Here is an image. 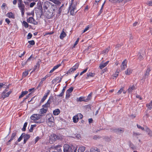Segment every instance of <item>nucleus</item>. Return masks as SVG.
Here are the masks:
<instances>
[{
	"mask_svg": "<svg viewBox=\"0 0 152 152\" xmlns=\"http://www.w3.org/2000/svg\"><path fill=\"white\" fill-rule=\"evenodd\" d=\"M60 113V110L58 109H57L53 111V113L55 115H58Z\"/></svg>",
	"mask_w": 152,
	"mask_h": 152,
	"instance_id": "dca6fc26",
	"label": "nucleus"
},
{
	"mask_svg": "<svg viewBox=\"0 0 152 152\" xmlns=\"http://www.w3.org/2000/svg\"><path fill=\"white\" fill-rule=\"evenodd\" d=\"M66 88V86L64 87L63 88L61 93L57 95V96L58 97H62L64 94V92L65 91Z\"/></svg>",
	"mask_w": 152,
	"mask_h": 152,
	"instance_id": "f3484780",
	"label": "nucleus"
},
{
	"mask_svg": "<svg viewBox=\"0 0 152 152\" xmlns=\"http://www.w3.org/2000/svg\"><path fill=\"white\" fill-rule=\"evenodd\" d=\"M42 115L40 114H37V115L36 116V120H38L40 118H41Z\"/></svg>",
	"mask_w": 152,
	"mask_h": 152,
	"instance_id": "13d9d810",
	"label": "nucleus"
},
{
	"mask_svg": "<svg viewBox=\"0 0 152 152\" xmlns=\"http://www.w3.org/2000/svg\"><path fill=\"white\" fill-rule=\"evenodd\" d=\"M124 88V87H122L120 90H119L118 92H117V93L118 94H121L122 92L123 91Z\"/></svg>",
	"mask_w": 152,
	"mask_h": 152,
	"instance_id": "5fc2aeb1",
	"label": "nucleus"
},
{
	"mask_svg": "<svg viewBox=\"0 0 152 152\" xmlns=\"http://www.w3.org/2000/svg\"><path fill=\"white\" fill-rule=\"evenodd\" d=\"M73 89L74 88L73 87H70L67 90V92L68 93H71L73 91Z\"/></svg>",
	"mask_w": 152,
	"mask_h": 152,
	"instance_id": "c03bdc74",
	"label": "nucleus"
},
{
	"mask_svg": "<svg viewBox=\"0 0 152 152\" xmlns=\"http://www.w3.org/2000/svg\"><path fill=\"white\" fill-rule=\"evenodd\" d=\"M119 72H116L113 75V76L115 77H117L118 75Z\"/></svg>",
	"mask_w": 152,
	"mask_h": 152,
	"instance_id": "774afa93",
	"label": "nucleus"
},
{
	"mask_svg": "<svg viewBox=\"0 0 152 152\" xmlns=\"http://www.w3.org/2000/svg\"><path fill=\"white\" fill-rule=\"evenodd\" d=\"M78 64H76L69 70L66 73V74H68L69 73H70L71 72H74L77 69L79 66Z\"/></svg>",
	"mask_w": 152,
	"mask_h": 152,
	"instance_id": "20e7f679",
	"label": "nucleus"
},
{
	"mask_svg": "<svg viewBox=\"0 0 152 152\" xmlns=\"http://www.w3.org/2000/svg\"><path fill=\"white\" fill-rule=\"evenodd\" d=\"M75 137H76L77 139H79L80 137V135L79 134H75Z\"/></svg>",
	"mask_w": 152,
	"mask_h": 152,
	"instance_id": "603ef678",
	"label": "nucleus"
},
{
	"mask_svg": "<svg viewBox=\"0 0 152 152\" xmlns=\"http://www.w3.org/2000/svg\"><path fill=\"white\" fill-rule=\"evenodd\" d=\"M109 61H106L105 63H104L103 61H102L101 63L100 64L99 67L101 69H102L104 67L106 66L109 63Z\"/></svg>",
	"mask_w": 152,
	"mask_h": 152,
	"instance_id": "9d476101",
	"label": "nucleus"
},
{
	"mask_svg": "<svg viewBox=\"0 0 152 152\" xmlns=\"http://www.w3.org/2000/svg\"><path fill=\"white\" fill-rule=\"evenodd\" d=\"M135 89V88L134 85H133L132 86H129V88L127 90V91L129 93H130L132 92L133 90Z\"/></svg>",
	"mask_w": 152,
	"mask_h": 152,
	"instance_id": "2eb2a0df",
	"label": "nucleus"
},
{
	"mask_svg": "<svg viewBox=\"0 0 152 152\" xmlns=\"http://www.w3.org/2000/svg\"><path fill=\"white\" fill-rule=\"evenodd\" d=\"M49 119H47V122L48 123L49 122H53L54 121V117L53 116H52L51 117L49 118Z\"/></svg>",
	"mask_w": 152,
	"mask_h": 152,
	"instance_id": "5701e85b",
	"label": "nucleus"
},
{
	"mask_svg": "<svg viewBox=\"0 0 152 152\" xmlns=\"http://www.w3.org/2000/svg\"><path fill=\"white\" fill-rule=\"evenodd\" d=\"M126 60L125 59L123 61L121 66V68L123 70H124L125 68L127 67L126 63H125V61Z\"/></svg>",
	"mask_w": 152,
	"mask_h": 152,
	"instance_id": "a211bd4d",
	"label": "nucleus"
},
{
	"mask_svg": "<svg viewBox=\"0 0 152 152\" xmlns=\"http://www.w3.org/2000/svg\"><path fill=\"white\" fill-rule=\"evenodd\" d=\"M56 149L58 152H61V150L59 145H57L55 147Z\"/></svg>",
	"mask_w": 152,
	"mask_h": 152,
	"instance_id": "79ce46f5",
	"label": "nucleus"
},
{
	"mask_svg": "<svg viewBox=\"0 0 152 152\" xmlns=\"http://www.w3.org/2000/svg\"><path fill=\"white\" fill-rule=\"evenodd\" d=\"M28 43L31 45H33L35 44V42L33 40L29 41Z\"/></svg>",
	"mask_w": 152,
	"mask_h": 152,
	"instance_id": "8fccbe9b",
	"label": "nucleus"
},
{
	"mask_svg": "<svg viewBox=\"0 0 152 152\" xmlns=\"http://www.w3.org/2000/svg\"><path fill=\"white\" fill-rule=\"evenodd\" d=\"M36 124L31 125L30 129L29 130V131L30 132H32L33 130V128L36 127Z\"/></svg>",
	"mask_w": 152,
	"mask_h": 152,
	"instance_id": "e433bc0d",
	"label": "nucleus"
},
{
	"mask_svg": "<svg viewBox=\"0 0 152 152\" xmlns=\"http://www.w3.org/2000/svg\"><path fill=\"white\" fill-rule=\"evenodd\" d=\"M79 119V118L78 115L74 116L73 118V121L75 123L77 122L78 121Z\"/></svg>",
	"mask_w": 152,
	"mask_h": 152,
	"instance_id": "aec40b11",
	"label": "nucleus"
},
{
	"mask_svg": "<svg viewBox=\"0 0 152 152\" xmlns=\"http://www.w3.org/2000/svg\"><path fill=\"white\" fill-rule=\"evenodd\" d=\"M52 99V97H49V99H48L47 102L44 105L42 106V107L44 108H48V107H50V104L52 102L51 101H50V99Z\"/></svg>",
	"mask_w": 152,
	"mask_h": 152,
	"instance_id": "423d86ee",
	"label": "nucleus"
},
{
	"mask_svg": "<svg viewBox=\"0 0 152 152\" xmlns=\"http://www.w3.org/2000/svg\"><path fill=\"white\" fill-rule=\"evenodd\" d=\"M77 101L79 102L84 101L85 102H87L86 100L83 97H80L78 99H77Z\"/></svg>",
	"mask_w": 152,
	"mask_h": 152,
	"instance_id": "c85d7f7f",
	"label": "nucleus"
},
{
	"mask_svg": "<svg viewBox=\"0 0 152 152\" xmlns=\"http://www.w3.org/2000/svg\"><path fill=\"white\" fill-rule=\"evenodd\" d=\"M137 56H138V59H139L140 61L142 60L143 58V56L140 53H138Z\"/></svg>",
	"mask_w": 152,
	"mask_h": 152,
	"instance_id": "c756f323",
	"label": "nucleus"
},
{
	"mask_svg": "<svg viewBox=\"0 0 152 152\" xmlns=\"http://www.w3.org/2000/svg\"><path fill=\"white\" fill-rule=\"evenodd\" d=\"M64 152H73V149L68 145L64 144Z\"/></svg>",
	"mask_w": 152,
	"mask_h": 152,
	"instance_id": "7ed1b4c3",
	"label": "nucleus"
},
{
	"mask_svg": "<svg viewBox=\"0 0 152 152\" xmlns=\"http://www.w3.org/2000/svg\"><path fill=\"white\" fill-rule=\"evenodd\" d=\"M50 97H52V99H50V101H51L53 102V104L54 106H57L59 104V99L56 97L55 96V98H53V96H50Z\"/></svg>",
	"mask_w": 152,
	"mask_h": 152,
	"instance_id": "f03ea898",
	"label": "nucleus"
},
{
	"mask_svg": "<svg viewBox=\"0 0 152 152\" xmlns=\"http://www.w3.org/2000/svg\"><path fill=\"white\" fill-rule=\"evenodd\" d=\"M18 7L20 9L21 8H24L25 7L24 5L22 4V3H18Z\"/></svg>",
	"mask_w": 152,
	"mask_h": 152,
	"instance_id": "cd10ccee",
	"label": "nucleus"
},
{
	"mask_svg": "<svg viewBox=\"0 0 152 152\" xmlns=\"http://www.w3.org/2000/svg\"><path fill=\"white\" fill-rule=\"evenodd\" d=\"M85 150V147L83 146L80 147L78 150L77 152H83Z\"/></svg>",
	"mask_w": 152,
	"mask_h": 152,
	"instance_id": "b1692460",
	"label": "nucleus"
},
{
	"mask_svg": "<svg viewBox=\"0 0 152 152\" xmlns=\"http://www.w3.org/2000/svg\"><path fill=\"white\" fill-rule=\"evenodd\" d=\"M28 74V71H25L23 73V76L26 77L27 76Z\"/></svg>",
	"mask_w": 152,
	"mask_h": 152,
	"instance_id": "bf43d9fd",
	"label": "nucleus"
},
{
	"mask_svg": "<svg viewBox=\"0 0 152 152\" xmlns=\"http://www.w3.org/2000/svg\"><path fill=\"white\" fill-rule=\"evenodd\" d=\"M48 110V108H42L40 110L39 113L41 114L45 113Z\"/></svg>",
	"mask_w": 152,
	"mask_h": 152,
	"instance_id": "ddd939ff",
	"label": "nucleus"
},
{
	"mask_svg": "<svg viewBox=\"0 0 152 152\" xmlns=\"http://www.w3.org/2000/svg\"><path fill=\"white\" fill-rule=\"evenodd\" d=\"M32 34L31 33H29L27 36V39H29L31 38L32 37Z\"/></svg>",
	"mask_w": 152,
	"mask_h": 152,
	"instance_id": "864d4df0",
	"label": "nucleus"
},
{
	"mask_svg": "<svg viewBox=\"0 0 152 152\" xmlns=\"http://www.w3.org/2000/svg\"><path fill=\"white\" fill-rule=\"evenodd\" d=\"M115 133L117 134H121L122 133H123L124 132V128H116Z\"/></svg>",
	"mask_w": 152,
	"mask_h": 152,
	"instance_id": "0eeeda50",
	"label": "nucleus"
},
{
	"mask_svg": "<svg viewBox=\"0 0 152 152\" xmlns=\"http://www.w3.org/2000/svg\"><path fill=\"white\" fill-rule=\"evenodd\" d=\"M23 25L26 28H27L29 26L28 24L25 21H23Z\"/></svg>",
	"mask_w": 152,
	"mask_h": 152,
	"instance_id": "4c0bfd02",
	"label": "nucleus"
},
{
	"mask_svg": "<svg viewBox=\"0 0 152 152\" xmlns=\"http://www.w3.org/2000/svg\"><path fill=\"white\" fill-rule=\"evenodd\" d=\"M42 8V6L41 2H38L37 3V8L39 10Z\"/></svg>",
	"mask_w": 152,
	"mask_h": 152,
	"instance_id": "ea45409f",
	"label": "nucleus"
},
{
	"mask_svg": "<svg viewBox=\"0 0 152 152\" xmlns=\"http://www.w3.org/2000/svg\"><path fill=\"white\" fill-rule=\"evenodd\" d=\"M28 123L27 122H26L24 124L23 127L22 129V130L23 131H25L26 130V128L27 125Z\"/></svg>",
	"mask_w": 152,
	"mask_h": 152,
	"instance_id": "a19ab883",
	"label": "nucleus"
},
{
	"mask_svg": "<svg viewBox=\"0 0 152 152\" xmlns=\"http://www.w3.org/2000/svg\"><path fill=\"white\" fill-rule=\"evenodd\" d=\"M101 137L100 136L98 135H95L93 138V139L94 140H97V139H100Z\"/></svg>",
	"mask_w": 152,
	"mask_h": 152,
	"instance_id": "a18cd8bd",
	"label": "nucleus"
},
{
	"mask_svg": "<svg viewBox=\"0 0 152 152\" xmlns=\"http://www.w3.org/2000/svg\"><path fill=\"white\" fill-rule=\"evenodd\" d=\"M41 62V60L40 59H39L37 61V63H36V65L35 66V68L33 69L32 72L35 71L36 69L37 68H39L40 66V63Z\"/></svg>",
	"mask_w": 152,
	"mask_h": 152,
	"instance_id": "f8f14e48",
	"label": "nucleus"
},
{
	"mask_svg": "<svg viewBox=\"0 0 152 152\" xmlns=\"http://www.w3.org/2000/svg\"><path fill=\"white\" fill-rule=\"evenodd\" d=\"M23 137L24 138L23 144L26 143L27 140L30 137V136L28 134H23Z\"/></svg>",
	"mask_w": 152,
	"mask_h": 152,
	"instance_id": "6e6552de",
	"label": "nucleus"
},
{
	"mask_svg": "<svg viewBox=\"0 0 152 152\" xmlns=\"http://www.w3.org/2000/svg\"><path fill=\"white\" fill-rule=\"evenodd\" d=\"M25 134V133H23L22 134L21 136L17 140V141L18 142H20L22 139V138L23 137V134Z\"/></svg>",
	"mask_w": 152,
	"mask_h": 152,
	"instance_id": "72a5a7b5",
	"label": "nucleus"
},
{
	"mask_svg": "<svg viewBox=\"0 0 152 152\" xmlns=\"http://www.w3.org/2000/svg\"><path fill=\"white\" fill-rule=\"evenodd\" d=\"M122 45H123V44L122 43H121L120 44H117L115 46V48H119L120 47H121V46H122Z\"/></svg>",
	"mask_w": 152,
	"mask_h": 152,
	"instance_id": "69168bd1",
	"label": "nucleus"
},
{
	"mask_svg": "<svg viewBox=\"0 0 152 152\" xmlns=\"http://www.w3.org/2000/svg\"><path fill=\"white\" fill-rule=\"evenodd\" d=\"M89 27L88 25L87 26L86 28H85V29L84 30L82 33H84L86 32L89 29Z\"/></svg>",
	"mask_w": 152,
	"mask_h": 152,
	"instance_id": "338daca9",
	"label": "nucleus"
},
{
	"mask_svg": "<svg viewBox=\"0 0 152 152\" xmlns=\"http://www.w3.org/2000/svg\"><path fill=\"white\" fill-rule=\"evenodd\" d=\"M124 0H109V1L112 3H119L121 2Z\"/></svg>",
	"mask_w": 152,
	"mask_h": 152,
	"instance_id": "393cba45",
	"label": "nucleus"
},
{
	"mask_svg": "<svg viewBox=\"0 0 152 152\" xmlns=\"http://www.w3.org/2000/svg\"><path fill=\"white\" fill-rule=\"evenodd\" d=\"M151 71V69L149 67H148L145 73L143 79H145L147 78L149 75V72Z\"/></svg>",
	"mask_w": 152,
	"mask_h": 152,
	"instance_id": "1a4fd4ad",
	"label": "nucleus"
},
{
	"mask_svg": "<svg viewBox=\"0 0 152 152\" xmlns=\"http://www.w3.org/2000/svg\"><path fill=\"white\" fill-rule=\"evenodd\" d=\"M88 69V67H87L86 69H85L83 71L81 72L80 74V75H82L83 73H85L86 72Z\"/></svg>",
	"mask_w": 152,
	"mask_h": 152,
	"instance_id": "4d7b16f0",
	"label": "nucleus"
},
{
	"mask_svg": "<svg viewBox=\"0 0 152 152\" xmlns=\"http://www.w3.org/2000/svg\"><path fill=\"white\" fill-rule=\"evenodd\" d=\"M8 89L9 87L7 86L5 90L2 92V96L5 95V94L8 90Z\"/></svg>",
	"mask_w": 152,
	"mask_h": 152,
	"instance_id": "09e8293b",
	"label": "nucleus"
},
{
	"mask_svg": "<svg viewBox=\"0 0 152 152\" xmlns=\"http://www.w3.org/2000/svg\"><path fill=\"white\" fill-rule=\"evenodd\" d=\"M6 15L9 18H11L12 19L15 18V14L11 12H8L7 14Z\"/></svg>",
	"mask_w": 152,
	"mask_h": 152,
	"instance_id": "9b49d317",
	"label": "nucleus"
},
{
	"mask_svg": "<svg viewBox=\"0 0 152 152\" xmlns=\"http://www.w3.org/2000/svg\"><path fill=\"white\" fill-rule=\"evenodd\" d=\"M66 36V34L63 31L60 34V38L61 39H62L64 38Z\"/></svg>",
	"mask_w": 152,
	"mask_h": 152,
	"instance_id": "412c9836",
	"label": "nucleus"
},
{
	"mask_svg": "<svg viewBox=\"0 0 152 152\" xmlns=\"http://www.w3.org/2000/svg\"><path fill=\"white\" fill-rule=\"evenodd\" d=\"M146 131L147 133H148V134L149 136H151V134H152V131H151V130L148 128H147L146 129Z\"/></svg>",
	"mask_w": 152,
	"mask_h": 152,
	"instance_id": "7c9ffc66",
	"label": "nucleus"
},
{
	"mask_svg": "<svg viewBox=\"0 0 152 152\" xmlns=\"http://www.w3.org/2000/svg\"><path fill=\"white\" fill-rule=\"evenodd\" d=\"M47 97H46V96H43V98L41 99L40 102V103H42L46 99Z\"/></svg>",
	"mask_w": 152,
	"mask_h": 152,
	"instance_id": "6e6d98bb",
	"label": "nucleus"
},
{
	"mask_svg": "<svg viewBox=\"0 0 152 152\" xmlns=\"http://www.w3.org/2000/svg\"><path fill=\"white\" fill-rule=\"evenodd\" d=\"M74 10L71 9L70 11V15H75V13L74 12Z\"/></svg>",
	"mask_w": 152,
	"mask_h": 152,
	"instance_id": "0e129e2a",
	"label": "nucleus"
},
{
	"mask_svg": "<svg viewBox=\"0 0 152 152\" xmlns=\"http://www.w3.org/2000/svg\"><path fill=\"white\" fill-rule=\"evenodd\" d=\"M16 134L17 133L16 132H14L12 133L11 138L10 139L11 140H13L15 139Z\"/></svg>",
	"mask_w": 152,
	"mask_h": 152,
	"instance_id": "4be33fe9",
	"label": "nucleus"
},
{
	"mask_svg": "<svg viewBox=\"0 0 152 152\" xmlns=\"http://www.w3.org/2000/svg\"><path fill=\"white\" fill-rule=\"evenodd\" d=\"M95 75V74L94 73H93L91 72L87 73L86 74V79H87L89 78V77H93Z\"/></svg>",
	"mask_w": 152,
	"mask_h": 152,
	"instance_id": "4468645a",
	"label": "nucleus"
},
{
	"mask_svg": "<svg viewBox=\"0 0 152 152\" xmlns=\"http://www.w3.org/2000/svg\"><path fill=\"white\" fill-rule=\"evenodd\" d=\"M53 2L54 3L57 5H60L61 2L57 0H49Z\"/></svg>",
	"mask_w": 152,
	"mask_h": 152,
	"instance_id": "bb28decb",
	"label": "nucleus"
},
{
	"mask_svg": "<svg viewBox=\"0 0 152 152\" xmlns=\"http://www.w3.org/2000/svg\"><path fill=\"white\" fill-rule=\"evenodd\" d=\"M129 147L132 150H135L136 149V147L131 142H129Z\"/></svg>",
	"mask_w": 152,
	"mask_h": 152,
	"instance_id": "6ab92c4d",
	"label": "nucleus"
},
{
	"mask_svg": "<svg viewBox=\"0 0 152 152\" xmlns=\"http://www.w3.org/2000/svg\"><path fill=\"white\" fill-rule=\"evenodd\" d=\"M45 80L44 78H42V79L41 81L39 82V86H40L42 85L43 82L44 81H45Z\"/></svg>",
	"mask_w": 152,
	"mask_h": 152,
	"instance_id": "de8ad7c7",
	"label": "nucleus"
},
{
	"mask_svg": "<svg viewBox=\"0 0 152 152\" xmlns=\"http://www.w3.org/2000/svg\"><path fill=\"white\" fill-rule=\"evenodd\" d=\"M49 138V142L50 143H53L57 139L58 140L60 139L58 136L54 134H51Z\"/></svg>",
	"mask_w": 152,
	"mask_h": 152,
	"instance_id": "f257e3e1",
	"label": "nucleus"
},
{
	"mask_svg": "<svg viewBox=\"0 0 152 152\" xmlns=\"http://www.w3.org/2000/svg\"><path fill=\"white\" fill-rule=\"evenodd\" d=\"M110 49V46L108 47L107 48L104 50L102 52L104 53H107Z\"/></svg>",
	"mask_w": 152,
	"mask_h": 152,
	"instance_id": "473e14b6",
	"label": "nucleus"
},
{
	"mask_svg": "<svg viewBox=\"0 0 152 152\" xmlns=\"http://www.w3.org/2000/svg\"><path fill=\"white\" fill-rule=\"evenodd\" d=\"M12 91H9L7 93H6L5 94V95H4V97H8L9 96L10 94L11 93Z\"/></svg>",
	"mask_w": 152,
	"mask_h": 152,
	"instance_id": "49530a36",
	"label": "nucleus"
},
{
	"mask_svg": "<svg viewBox=\"0 0 152 152\" xmlns=\"http://www.w3.org/2000/svg\"><path fill=\"white\" fill-rule=\"evenodd\" d=\"M92 94V93L91 92L88 96H87V97L86 99H85L86 100V101L87 102L88 101H89V100H90L91 98V96Z\"/></svg>",
	"mask_w": 152,
	"mask_h": 152,
	"instance_id": "37998d69",
	"label": "nucleus"
},
{
	"mask_svg": "<svg viewBox=\"0 0 152 152\" xmlns=\"http://www.w3.org/2000/svg\"><path fill=\"white\" fill-rule=\"evenodd\" d=\"M137 126L138 128L139 129H142V130H144L145 129L144 127H142L141 126L138 125V124H137Z\"/></svg>",
	"mask_w": 152,
	"mask_h": 152,
	"instance_id": "e2e57ef3",
	"label": "nucleus"
},
{
	"mask_svg": "<svg viewBox=\"0 0 152 152\" xmlns=\"http://www.w3.org/2000/svg\"><path fill=\"white\" fill-rule=\"evenodd\" d=\"M28 93L27 91H22L21 92V95L19 96V98H21L24 96V95Z\"/></svg>",
	"mask_w": 152,
	"mask_h": 152,
	"instance_id": "a878e982",
	"label": "nucleus"
},
{
	"mask_svg": "<svg viewBox=\"0 0 152 152\" xmlns=\"http://www.w3.org/2000/svg\"><path fill=\"white\" fill-rule=\"evenodd\" d=\"M27 22L30 23H32L34 25H36L38 24L37 22L35 21L33 17H30L27 20Z\"/></svg>",
	"mask_w": 152,
	"mask_h": 152,
	"instance_id": "39448f33",
	"label": "nucleus"
},
{
	"mask_svg": "<svg viewBox=\"0 0 152 152\" xmlns=\"http://www.w3.org/2000/svg\"><path fill=\"white\" fill-rule=\"evenodd\" d=\"M48 13H46V18L48 19H50L52 18V16L51 15H49V14H47Z\"/></svg>",
	"mask_w": 152,
	"mask_h": 152,
	"instance_id": "3c124183",
	"label": "nucleus"
},
{
	"mask_svg": "<svg viewBox=\"0 0 152 152\" xmlns=\"http://www.w3.org/2000/svg\"><path fill=\"white\" fill-rule=\"evenodd\" d=\"M131 73V69H128L125 72V73L126 75H129Z\"/></svg>",
	"mask_w": 152,
	"mask_h": 152,
	"instance_id": "f704fd0d",
	"label": "nucleus"
},
{
	"mask_svg": "<svg viewBox=\"0 0 152 152\" xmlns=\"http://www.w3.org/2000/svg\"><path fill=\"white\" fill-rule=\"evenodd\" d=\"M90 152H100L99 149L96 148V149H95L94 148H91L90 149Z\"/></svg>",
	"mask_w": 152,
	"mask_h": 152,
	"instance_id": "2f4dec72",
	"label": "nucleus"
},
{
	"mask_svg": "<svg viewBox=\"0 0 152 152\" xmlns=\"http://www.w3.org/2000/svg\"><path fill=\"white\" fill-rule=\"evenodd\" d=\"M52 116V115L50 114H47L46 116V120H47V119H49V118L51 117Z\"/></svg>",
	"mask_w": 152,
	"mask_h": 152,
	"instance_id": "680f3d73",
	"label": "nucleus"
},
{
	"mask_svg": "<svg viewBox=\"0 0 152 152\" xmlns=\"http://www.w3.org/2000/svg\"><path fill=\"white\" fill-rule=\"evenodd\" d=\"M37 114H34L32 115L31 117V119L33 121H36V116H37Z\"/></svg>",
	"mask_w": 152,
	"mask_h": 152,
	"instance_id": "58836bf2",
	"label": "nucleus"
},
{
	"mask_svg": "<svg viewBox=\"0 0 152 152\" xmlns=\"http://www.w3.org/2000/svg\"><path fill=\"white\" fill-rule=\"evenodd\" d=\"M103 139L105 141L107 142H109L111 140L110 138L107 136H104Z\"/></svg>",
	"mask_w": 152,
	"mask_h": 152,
	"instance_id": "c9c22d12",
	"label": "nucleus"
},
{
	"mask_svg": "<svg viewBox=\"0 0 152 152\" xmlns=\"http://www.w3.org/2000/svg\"><path fill=\"white\" fill-rule=\"evenodd\" d=\"M146 107L149 110H151L152 108V105H151L150 104H146Z\"/></svg>",
	"mask_w": 152,
	"mask_h": 152,
	"instance_id": "052dcab7",
	"label": "nucleus"
}]
</instances>
